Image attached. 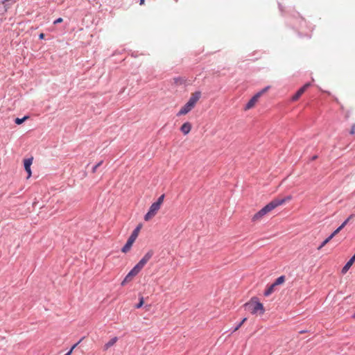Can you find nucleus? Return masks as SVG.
Listing matches in <instances>:
<instances>
[{"label":"nucleus","instance_id":"obj_32","mask_svg":"<svg viewBox=\"0 0 355 355\" xmlns=\"http://www.w3.org/2000/svg\"><path fill=\"white\" fill-rule=\"evenodd\" d=\"M318 157H311V161L315 160Z\"/></svg>","mask_w":355,"mask_h":355},{"label":"nucleus","instance_id":"obj_23","mask_svg":"<svg viewBox=\"0 0 355 355\" xmlns=\"http://www.w3.org/2000/svg\"><path fill=\"white\" fill-rule=\"evenodd\" d=\"M85 337L83 336L82 337L77 343H76L75 344H73L71 347L70 348V349L67 352H71V354L72 353L73 350L82 342V340L85 338Z\"/></svg>","mask_w":355,"mask_h":355},{"label":"nucleus","instance_id":"obj_35","mask_svg":"<svg viewBox=\"0 0 355 355\" xmlns=\"http://www.w3.org/2000/svg\"><path fill=\"white\" fill-rule=\"evenodd\" d=\"M352 318L355 319V313L352 315Z\"/></svg>","mask_w":355,"mask_h":355},{"label":"nucleus","instance_id":"obj_26","mask_svg":"<svg viewBox=\"0 0 355 355\" xmlns=\"http://www.w3.org/2000/svg\"><path fill=\"white\" fill-rule=\"evenodd\" d=\"M343 229L340 226H338L331 234L330 236L334 238L336 234H338Z\"/></svg>","mask_w":355,"mask_h":355},{"label":"nucleus","instance_id":"obj_11","mask_svg":"<svg viewBox=\"0 0 355 355\" xmlns=\"http://www.w3.org/2000/svg\"><path fill=\"white\" fill-rule=\"evenodd\" d=\"M191 123L189 122H185L184 123H183L180 128V130L181 132L184 135H187L190 132L191 130Z\"/></svg>","mask_w":355,"mask_h":355},{"label":"nucleus","instance_id":"obj_14","mask_svg":"<svg viewBox=\"0 0 355 355\" xmlns=\"http://www.w3.org/2000/svg\"><path fill=\"white\" fill-rule=\"evenodd\" d=\"M144 304V297L139 295V302L136 304H135L134 307L135 309H141Z\"/></svg>","mask_w":355,"mask_h":355},{"label":"nucleus","instance_id":"obj_18","mask_svg":"<svg viewBox=\"0 0 355 355\" xmlns=\"http://www.w3.org/2000/svg\"><path fill=\"white\" fill-rule=\"evenodd\" d=\"M144 267H142L139 263H137L132 269L131 270L137 275L139 272L141 270V269Z\"/></svg>","mask_w":355,"mask_h":355},{"label":"nucleus","instance_id":"obj_30","mask_svg":"<svg viewBox=\"0 0 355 355\" xmlns=\"http://www.w3.org/2000/svg\"><path fill=\"white\" fill-rule=\"evenodd\" d=\"M39 38L40 39H44V33H40V35H39Z\"/></svg>","mask_w":355,"mask_h":355},{"label":"nucleus","instance_id":"obj_21","mask_svg":"<svg viewBox=\"0 0 355 355\" xmlns=\"http://www.w3.org/2000/svg\"><path fill=\"white\" fill-rule=\"evenodd\" d=\"M103 161V160H101L99 161L98 162H97L96 164H94L92 166V173H94L96 172V170L97 168L102 165Z\"/></svg>","mask_w":355,"mask_h":355},{"label":"nucleus","instance_id":"obj_29","mask_svg":"<svg viewBox=\"0 0 355 355\" xmlns=\"http://www.w3.org/2000/svg\"><path fill=\"white\" fill-rule=\"evenodd\" d=\"M355 133V125H354L352 127V129L350 130V134L351 135H354Z\"/></svg>","mask_w":355,"mask_h":355},{"label":"nucleus","instance_id":"obj_2","mask_svg":"<svg viewBox=\"0 0 355 355\" xmlns=\"http://www.w3.org/2000/svg\"><path fill=\"white\" fill-rule=\"evenodd\" d=\"M243 306L245 310L250 311L252 315H263L266 311L263 304L256 296L251 297L248 302L244 304Z\"/></svg>","mask_w":355,"mask_h":355},{"label":"nucleus","instance_id":"obj_27","mask_svg":"<svg viewBox=\"0 0 355 355\" xmlns=\"http://www.w3.org/2000/svg\"><path fill=\"white\" fill-rule=\"evenodd\" d=\"M142 267H144V266L147 263V261H145L143 258L140 259V261L138 262Z\"/></svg>","mask_w":355,"mask_h":355},{"label":"nucleus","instance_id":"obj_16","mask_svg":"<svg viewBox=\"0 0 355 355\" xmlns=\"http://www.w3.org/2000/svg\"><path fill=\"white\" fill-rule=\"evenodd\" d=\"M153 255L154 251L153 250H149L142 258L148 262Z\"/></svg>","mask_w":355,"mask_h":355},{"label":"nucleus","instance_id":"obj_5","mask_svg":"<svg viewBox=\"0 0 355 355\" xmlns=\"http://www.w3.org/2000/svg\"><path fill=\"white\" fill-rule=\"evenodd\" d=\"M269 89V87H266L265 88H263L262 90H261L260 92H259L258 93H257L249 101L248 103L246 104L245 105V110H250L251 108H252L255 105L256 103L258 102L259 101V98L263 94H265L268 89Z\"/></svg>","mask_w":355,"mask_h":355},{"label":"nucleus","instance_id":"obj_15","mask_svg":"<svg viewBox=\"0 0 355 355\" xmlns=\"http://www.w3.org/2000/svg\"><path fill=\"white\" fill-rule=\"evenodd\" d=\"M247 320V318H243L241 322H239L234 327H233L231 330V333H234L237 331Z\"/></svg>","mask_w":355,"mask_h":355},{"label":"nucleus","instance_id":"obj_28","mask_svg":"<svg viewBox=\"0 0 355 355\" xmlns=\"http://www.w3.org/2000/svg\"><path fill=\"white\" fill-rule=\"evenodd\" d=\"M63 19L62 18L60 17V18H58L55 21H54V24H59V23H61L62 22Z\"/></svg>","mask_w":355,"mask_h":355},{"label":"nucleus","instance_id":"obj_7","mask_svg":"<svg viewBox=\"0 0 355 355\" xmlns=\"http://www.w3.org/2000/svg\"><path fill=\"white\" fill-rule=\"evenodd\" d=\"M201 97V92L199 91L195 92L191 94V96L188 101V103L190 104L193 107H195L197 102Z\"/></svg>","mask_w":355,"mask_h":355},{"label":"nucleus","instance_id":"obj_13","mask_svg":"<svg viewBox=\"0 0 355 355\" xmlns=\"http://www.w3.org/2000/svg\"><path fill=\"white\" fill-rule=\"evenodd\" d=\"M161 206L157 203L156 202H154L152 203V205L149 207V210L153 212L155 215L157 214V211L160 209Z\"/></svg>","mask_w":355,"mask_h":355},{"label":"nucleus","instance_id":"obj_20","mask_svg":"<svg viewBox=\"0 0 355 355\" xmlns=\"http://www.w3.org/2000/svg\"><path fill=\"white\" fill-rule=\"evenodd\" d=\"M155 216V214L148 209L147 213L144 215V218L146 221H148Z\"/></svg>","mask_w":355,"mask_h":355},{"label":"nucleus","instance_id":"obj_25","mask_svg":"<svg viewBox=\"0 0 355 355\" xmlns=\"http://www.w3.org/2000/svg\"><path fill=\"white\" fill-rule=\"evenodd\" d=\"M164 198L165 194H162L157 198V200L155 202L161 206L164 200Z\"/></svg>","mask_w":355,"mask_h":355},{"label":"nucleus","instance_id":"obj_1","mask_svg":"<svg viewBox=\"0 0 355 355\" xmlns=\"http://www.w3.org/2000/svg\"><path fill=\"white\" fill-rule=\"evenodd\" d=\"M291 198H292V196L291 195L286 196L282 198H274L272 200H271L270 202H268L267 205H266L263 207H262L259 211H258L252 216V221L254 222V221L261 218L266 214H267L270 211H272L278 206L284 204L287 201L290 200Z\"/></svg>","mask_w":355,"mask_h":355},{"label":"nucleus","instance_id":"obj_19","mask_svg":"<svg viewBox=\"0 0 355 355\" xmlns=\"http://www.w3.org/2000/svg\"><path fill=\"white\" fill-rule=\"evenodd\" d=\"M332 236H331L330 235L326 238L321 243L320 245L318 247V250H320L322 249L326 244H327L331 239H332Z\"/></svg>","mask_w":355,"mask_h":355},{"label":"nucleus","instance_id":"obj_34","mask_svg":"<svg viewBox=\"0 0 355 355\" xmlns=\"http://www.w3.org/2000/svg\"><path fill=\"white\" fill-rule=\"evenodd\" d=\"M64 355H71V352H67L66 354H64Z\"/></svg>","mask_w":355,"mask_h":355},{"label":"nucleus","instance_id":"obj_24","mask_svg":"<svg viewBox=\"0 0 355 355\" xmlns=\"http://www.w3.org/2000/svg\"><path fill=\"white\" fill-rule=\"evenodd\" d=\"M27 119H28V116H25L24 117L21 118V119H19V118H17L15 119V123L17 124V125H20L24 121H25Z\"/></svg>","mask_w":355,"mask_h":355},{"label":"nucleus","instance_id":"obj_4","mask_svg":"<svg viewBox=\"0 0 355 355\" xmlns=\"http://www.w3.org/2000/svg\"><path fill=\"white\" fill-rule=\"evenodd\" d=\"M286 281V276L281 275L277 277L271 284L268 285L266 290L263 292L264 297L270 296L275 291V288L277 286L282 285Z\"/></svg>","mask_w":355,"mask_h":355},{"label":"nucleus","instance_id":"obj_10","mask_svg":"<svg viewBox=\"0 0 355 355\" xmlns=\"http://www.w3.org/2000/svg\"><path fill=\"white\" fill-rule=\"evenodd\" d=\"M136 275L130 270L121 283V286H124L127 283L132 281Z\"/></svg>","mask_w":355,"mask_h":355},{"label":"nucleus","instance_id":"obj_17","mask_svg":"<svg viewBox=\"0 0 355 355\" xmlns=\"http://www.w3.org/2000/svg\"><path fill=\"white\" fill-rule=\"evenodd\" d=\"M153 255L154 251L153 250H149L142 258L148 262Z\"/></svg>","mask_w":355,"mask_h":355},{"label":"nucleus","instance_id":"obj_6","mask_svg":"<svg viewBox=\"0 0 355 355\" xmlns=\"http://www.w3.org/2000/svg\"><path fill=\"white\" fill-rule=\"evenodd\" d=\"M34 157H28L23 160L24 169L27 173L26 179L32 176L31 165L33 164Z\"/></svg>","mask_w":355,"mask_h":355},{"label":"nucleus","instance_id":"obj_31","mask_svg":"<svg viewBox=\"0 0 355 355\" xmlns=\"http://www.w3.org/2000/svg\"><path fill=\"white\" fill-rule=\"evenodd\" d=\"M144 3H145V0H140V1H139V4H140V5H144Z\"/></svg>","mask_w":355,"mask_h":355},{"label":"nucleus","instance_id":"obj_22","mask_svg":"<svg viewBox=\"0 0 355 355\" xmlns=\"http://www.w3.org/2000/svg\"><path fill=\"white\" fill-rule=\"evenodd\" d=\"M354 216V214H351V215H349V216L347 219H345V220L342 223V224L340 225V227H341L342 229H343V228L346 226V225L349 223V221L350 220V219H352Z\"/></svg>","mask_w":355,"mask_h":355},{"label":"nucleus","instance_id":"obj_3","mask_svg":"<svg viewBox=\"0 0 355 355\" xmlns=\"http://www.w3.org/2000/svg\"><path fill=\"white\" fill-rule=\"evenodd\" d=\"M142 227V224L139 223L132 232L130 236L128 237L125 245L121 248V251L123 253H127L129 252L135 243V240L138 237L139 233Z\"/></svg>","mask_w":355,"mask_h":355},{"label":"nucleus","instance_id":"obj_33","mask_svg":"<svg viewBox=\"0 0 355 355\" xmlns=\"http://www.w3.org/2000/svg\"><path fill=\"white\" fill-rule=\"evenodd\" d=\"M306 332H307L306 330H302V331H300V334H304V333H306Z\"/></svg>","mask_w":355,"mask_h":355},{"label":"nucleus","instance_id":"obj_9","mask_svg":"<svg viewBox=\"0 0 355 355\" xmlns=\"http://www.w3.org/2000/svg\"><path fill=\"white\" fill-rule=\"evenodd\" d=\"M310 86L309 83L305 84L302 87H301L295 95L292 97V101H297L306 91V89Z\"/></svg>","mask_w":355,"mask_h":355},{"label":"nucleus","instance_id":"obj_12","mask_svg":"<svg viewBox=\"0 0 355 355\" xmlns=\"http://www.w3.org/2000/svg\"><path fill=\"white\" fill-rule=\"evenodd\" d=\"M118 340V337L115 336L105 343L103 347V351H107L110 347L113 346Z\"/></svg>","mask_w":355,"mask_h":355},{"label":"nucleus","instance_id":"obj_8","mask_svg":"<svg viewBox=\"0 0 355 355\" xmlns=\"http://www.w3.org/2000/svg\"><path fill=\"white\" fill-rule=\"evenodd\" d=\"M194 107L191 106L190 104L187 103L183 107H181V109L179 110V112L177 114V116H182L188 114L191 110H192Z\"/></svg>","mask_w":355,"mask_h":355}]
</instances>
